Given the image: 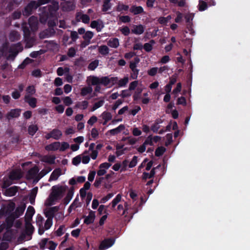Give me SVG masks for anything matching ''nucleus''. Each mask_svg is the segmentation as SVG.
<instances>
[{
	"mask_svg": "<svg viewBox=\"0 0 250 250\" xmlns=\"http://www.w3.org/2000/svg\"><path fill=\"white\" fill-rule=\"evenodd\" d=\"M125 129V125L121 124L117 127L109 130L107 131V134L109 133L111 135H115L121 132L122 131Z\"/></svg>",
	"mask_w": 250,
	"mask_h": 250,
	"instance_id": "nucleus-20",
	"label": "nucleus"
},
{
	"mask_svg": "<svg viewBox=\"0 0 250 250\" xmlns=\"http://www.w3.org/2000/svg\"><path fill=\"white\" fill-rule=\"evenodd\" d=\"M3 239L4 240L11 241L12 239V231L10 229H7L3 236Z\"/></svg>",
	"mask_w": 250,
	"mask_h": 250,
	"instance_id": "nucleus-41",
	"label": "nucleus"
},
{
	"mask_svg": "<svg viewBox=\"0 0 250 250\" xmlns=\"http://www.w3.org/2000/svg\"><path fill=\"white\" fill-rule=\"evenodd\" d=\"M9 178L11 180H19L21 178V174L20 171L14 170L12 171L9 175Z\"/></svg>",
	"mask_w": 250,
	"mask_h": 250,
	"instance_id": "nucleus-22",
	"label": "nucleus"
},
{
	"mask_svg": "<svg viewBox=\"0 0 250 250\" xmlns=\"http://www.w3.org/2000/svg\"><path fill=\"white\" fill-rule=\"evenodd\" d=\"M88 105V102L87 101L78 102L76 104V107L83 110L86 109Z\"/></svg>",
	"mask_w": 250,
	"mask_h": 250,
	"instance_id": "nucleus-33",
	"label": "nucleus"
},
{
	"mask_svg": "<svg viewBox=\"0 0 250 250\" xmlns=\"http://www.w3.org/2000/svg\"><path fill=\"white\" fill-rule=\"evenodd\" d=\"M60 145V142H55L45 146V149L47 151H55L59 149Z\"/></svg>",
	"mask_w": 250,
	"mask_h": 250,
	"instance_id": "nucleus-18",
	"label": "nucleus"
},
{
	"mask_svg": "<svg viewBox=\"0 0 250 250\" xmlns=\"http://www.w3.org/2000/svg\"><path fill=\"white\" fill-rule=\"evenodd\" d=\"M39 171V169L37 166H35L33 167L30 169L27 172V175L29 177V178H33L34 177L36 176Z\"/></svg>",
	"mask_w": 250,
	"mask_h": 250,
	"instance_id": "nucleus-25",
	"label": "nucleus"
},
{
	"mask_svg": "<svg viewBox=\"0 0 250 250\" xmlns=\"http://www.w3.org/2000/svg\"><path fill=\"white\" fill-rule=\"evenodd\" d=\"M182 89V84L181 83H178L177 84L176 87L173 90L172 93L176 97L179 92H180Z\"/></svg>",
	"mask_w": 250,
	"mask_h": 250,
	"instance_id": "nucleus-56",
	"label": "nucleus"
},
{
	"mask_svg": "<svg viewBox=\"0 0 250 250\" xmlns=\"http://www.w3.org/2000/svg\"><path fill=\"white\" fill-rule=\"evenodd\" d=\"M111 0H103V4L102 10L104 12H106L111 8L112 4L110 3Z\"/></svg>",
	"mask_w": 250,
	"mask_h": 250,
	"instance_id": "nucleus-28",
	"label": "nucleus"
},
{
	"mask_svg": "<svg viewBox=\"0 0 250 250\" xmlns=\"http://www.w3.org/2000/svg\"><path fill=\"white\" fill-rule=\"evenodd\" d=\"M27 93L28 94V95H33L36 92V89L34 86L29 85L26 88V90Z\"/></svg>",
	"mask_w": 250,
	"mask_h": 250,
	"instance_id": "nucleus-54",
	"label": "nucleus"
},
{
	"mask_svg": "<svg viewBox=\"0 0 250 250\" xmlns=\"http://www.w3.org/2000/svg\"><path fill=\"white\" fill-rule=\"evenodd\" d=\"M92 85H99L100 84L107 86L109 84V78L107 76L102 77L101 78L97 76H92L91 78Z\"/></svg>",
	"mask_w": 250,
	"mask_h": 250,
	"instance_id": "nucleus-3",
	"label": "nucleus"
},
{
	"mask_svg": "<svg viewBox=\"0 0 250 250\" xmlns=\"http://www.w3.org/2000/svg\"><path fill=\"white\" fill-rule=\"evenodd\" d=\"M62 174V170L60 168H55L52 172L49 178V181H56L59 177Z\"/></svg>",
	"mask_w": 250,
	"mask_h": 250,
	"instance_id": "nucleus-11",
	"label": "nucleus"
},
{
	"mask_svg": "<svg viewBox=\"0 0 250 250\" xmlns=\"http://www.w3.org/2000/svg\"><path fill=\"white\" fill-rule=\"evenodd\" d=\"M93 36L94 34L92 31H88L84 33L83 37L84 40L90 41V40L93 38Z\"/></svg>",
	"mask_w": 250,
	"mask_h": 250,
	"instance_id": "nucleus-52",
	"label": "nucleus"
},
{
	"mask_svg": "<svg viewBox=\"0 0 250 250\" xmlns=\"http://www.w3.org/2000/svg\"><path fill=\"white\" fill-rule=\"evenodd\" d=\"M18 191V187L15 186H13L5 190L4 195L7 196H13L16 195Z\"/></svg>",
	"mask_w": 250,
	"mask_h": 250,
	"instance_id": "nucleus-16",
	"label": "nucleus"
},
{
	"mask_svg": "<svg viewBox=\"0 0 250 250\" xmlns=\"http://www.w3.org/2000/svg\"><path fill=\"white\" fill-rule=\"evenodd\" d=\"M38 190V188L37 187L34 188L31 191L30 195H29V201L30 203L32 205H34L35 202V198L37 195V192Z\"/></svg>",
	"mask_w": 250,
	"mask_h": 250,
	"instance_id": "nucleus-23",
	"label": "nucleus"
},
{
	"mask_svg": "<svg viewBox=\"0 0 250 250\" xmlns=\"http://www.w3.org/2000/svg\"><path fill=\"white\" fill-rule=\"evenodd\" d=\"M158 67H152L147 71V74L149 76H154L158 72Z\"/></svg>",
	"mask_w": 250,
	"mask_h": 250,
	"instance_id": "nucleus-60",
	"label": "nucleus"
},
{
	"mask_svg": "<svg viewBox=\"0 0 250 250\" xmlns=\"http://www.w3.org/2000/svg\"><path fill=\"white\" fill-rule=\"evenodd\" d=\"M167 142L165 143V146H168L172 142V135L171 133H168L166 135Z\"/></svg>",
	"mask_w": 250,
	"mask_h": 250,
	"instance_id": "nucleus-63",
	"label": "nucleus"
},
{
	"mask_svg": "<svg viewBox=\"0 0 250 250\" xmlns=\"http://www.w3.org/2000/svg\"><path fill=\"white\" fill-rule=\"evenodd\" d=\"M161 123H162L161 120H156L154 124L151 125V130L154 133H158V130L160 127L159 124Z\"/></svg>",
	"mask_w": 250,
	"mask_h": 250,
	"instance_id": "nucleus-32",
	"label": "nucleus"
},
{
	"mask_svg": "<svg viewBox=\"0 0 250 250\" xmlns=\"http://www.w3.org/2000/svg\"><path fill=\"white\" fill-rule=\"evenodd\" d=\"M55 33L56 31L53 28L48 27L40 33V37L41 39L47 38L54 36Z\"/></svg>",
	"mask_w": 250,
	"mask_h": 250,
	"instance_id": "nucleus-7",
	"label": "nucleus"
},
{
	"mask_svg": "<svg viewBox=\"0 0 250 250\" xmlns=\"http://www.w3.org/2000/svg\"><path fill=\"white\" fill-rule=\"evenodd\" d=\"M104 99L101 100L98 102L95 103L91 108V111H94L99 107L102 106L104 105Z\"/></svg>",
	"mask_w": 250,
	"mask_h": 250,
	"instance_id": "nucleus-44",
	"label": "nucleus"
},
{
	"mask_svg": "<svg viewBox=\"0 0 250 250\" xmlns=\"http://www.w3.org/2000/svg\"><path fill=\"white\" fill-rule=\"evenodd\" d=\"M25 234L30 236L29 240L31 239V235L33 234L34 228L31 224V222H25Z\"/></svg>",
	"mask_w": 250,
	"mask_h": 250,
	"instance_id": "nucleus-12",
	"label": "nucleus"
},
{
	"mask_svg": "<svg viewBox=\"0 0 250 250\" xmlns=\"http://www.w3.org/2000/svg\"><path fill=\"white\" fill-rule=\"evenodd\" d=\"M122 196L118 194L111 202L112 208H114L121 201Z\"/></svg>",
	"mask_w": 250,
	"mask_h": 250,
	"instance_id": "nucleus-46",
	"label": "nucleus"
},
{
	"mask_svg": "<svg viewBox=\"0 0 250 250\" xmlns=\"http://www.w3.org/2000/svg\"><path fill=\"white\" fill-rule=\"evenodd\" d=\"M21 112V109L20 108L12 109L6 115V119L9 121L12 118H18Z\"/></svg>",
	"mask_w": 250,
	"mask_h": 250,
	"instance_id": "nucleus-6",
	"label": "nucleus"
},
{
	"mask_svg": "<svg viewBox=\"0 0 250 250\" xmlns=\"http://www.w3.org/2000/svg\"><path fill=\"white\" fill-rule=\"evenodd\" d=\"M52 138L55 140H58L62 136V132L58 128H54L51 131Z\"/></svg>",
	"mask_w": 250,
	"mask_h": 250,
	"instance_id": "nucleus-24",
	"label": "nucleus"
},
{
	"mask_svg": "<svg viewBox=\"0 0 250 250\" xmlns=\"http://www.w3.org/2000/svg\"><path fill=\"white\" fill-rule=\"evenodd\" d=\"M21 11L16 10L12 13L11 17L13 20L19 19L21 17Z\"/></svg>",
	"mask_w": 250,
	"mask_h": 250,
	"instance_id": "nucleus-59",
	"label": "nucleus"
},
{
	"mask_svg": "<svg viewBox=\"0 0 250 250\" xmlns=\"http://www.w3.org/2000/svg\"><path fill=\"white\" fill-rule=\"evenodd\" d=\"M36 1L32 0L29 2L22 11L23 16L28 17L32 14L33 10L37 9L39 6Z\"/></svg>",
	"mask_w": 250,
	"mask_h": 250,
	"instance_id": "nucleus-2",
	"label": "nucleus"
},
{
	"mask_svg": "<svg viewBox=\"0 0 250 250\" xmlns=\"http://www.w3.org/2000/svg\"><path fill=\"white\" fill-rule=\"evenodd\" d=\"M32 17H30L29 19L28 25L32 30L34 31L38 28V23L36 21L32 22Z\"/></svg>",
	"mask_w": 250,
	"mask_h": 250,
	"instance_id": "nucleus-45",
	"label": "nucleus"
},
{
	"mask_svg": "<svg viewBox=\"0 0 250 250\" xmlns=\"http://www.w3.org/2000/svg\"><path fill=\"white\" fill-rule=\"evenodd\" d=\"M69 69L67 67H65V68H64V69H63L62 67H60L58 68V69L57 70V73L58 76H62L63 75L64 71L65 72H69Z\"/></svg>",
	"mask_w": 250,
	"mask_h": 250,
	"instance_id": "nucleus-53",
	"label": "nucleus"
},
{
	"mask_svg": "<svg viewBox=\"0 0 250 250\" xmlns=\"http://www.w3.org/2000/svg\"><path fill=\"white\" fill-rule=\"evenodd\" d=\"M120 31L125 36H128L130 32L129 28L127 26H124L120 29Z\"/></svg>",
	"mask_w": 250,
	"mask_h": 250,
	"instance_id": "nucleus-55",
	"label": "nucleus"
},
{
	"mask_svg": "<svg viewBox=\"0 0 250 250\" xmlns=\"http://www.w3.org/2000/svg\"><path fill=\"white\" fill-rule=\"evenodd\" d=\"M22 29L23 32L24 37L29 36L31 35V31L30 27L27 24H23L22 26Z\"/></svg>",
	"mask_w": 250,
	"mask_h": 250,
	"instance_id": "nucleus-39",
	"label": "nucleus"
},
{
	"mask_svg": "<svg viewBox=\"0 0 250 250\" xmlns=\"http://www.w3.org/2000/svg\"><path fill=\"white\" fill-rule=\"evenodd\" d=\"M142 92V89L141 88H137L135 91L133 96V99L134 101H136L138 100L141 99V94Z\"/></svg>",
	"mask_w": 250,
	"mask_h": 250,
	"instance_id": "nucleus-43",
	"label": "nucleus"
},
{
	"mask_svg": "<svg viewBox=\"0 0 250 250\" xmlns=\"http://www.w3.org/2000/svg\"><path fill=\"white\" fill-rule=\"evenodd\" d=\"M18 218V215L15 216L12 213L6 219V229H10L13 226L14 220Z\"/></svg>",
	"mask_w": 250,
	"mask_h": 250,
	"instance_id": "nucleus-14",
	"label": "nucleus"
},
{
	"mask_svg": "<svg viewBox=\"0 0 250 250\" xmlns=\"http://www.w3.org/2000/svg\"><path fill=\"white\" fill-rule=\"evenodd\" d=\"M68 188L67 186H53L52 188V192L50 196V202H52L58 199H61Z\"/></svg>",
	"mask_w": 250,
	"mask_h": 250,
	"instance_id": "nucleus-1",
	"label": "nucleus"
},
{
	"mask_svg": "<svg viewBox=\"0 0 250 250\" xmlns=\"http://www.w3.org/2000/svg\"><path fill=\"white\" fill-rule=\"evenodd\" d=\"M166 151V149L164 146H159L155 150V155L157 157H160L162 156Z\"/></svg>",
	"mask_w": 250,
	"mask_h": 250,
	"instance_id": "nucleus-36",
	"label": "nucleus"
},
{
	"mask_svg": "<svg viewBox=\"0 0 250 250\" xmlns=\"http://www.w3.org/2000/svg\"><path fill=\"white\" fill-rule=\"evenodd\" d=\"M92 87L89 86L84 87L82 88L81 91V95L83 96L87 95V94H90L92 92Z\"/></svg>",
	"mask_w": 250,
	"mask_h": 250,
	"instance_id": "nucleus-35",
	"label": "nucleus"
},
{
	"mask_svg": "<svg viewBox=\"0 0 250 250\" xmlns=\"http://www.w3.org/2000/svg\"><path fill=\"white\" fill-rule=\"evenodd\" d=\"M145 28L142 24L135 25L133 26V28L131 30L132 33L136 35H141L144 33Z\"/></svg>",
	"mask_w": 250,
	"mask_h": 250,
	"instance_id": "nucleus-19",
	"label": "nucleus"
},
{
	"mask_svg": "<svg viewBox=\"0 0 250 250\" xmlns=\"http://www.w3.org/2000/svg\"><path fill=\"white\" fill-rule=\"evenodd\" d=\"M25 101L32 108L37 106V99L34 97H31L30 95H25L24 97Z\"/></svg>",
	"mask_w": 250,
	"mask_h": 250,
	"instance_id": "nucleus-17",
	"label": "nucleus"
},
{
	"mask_svg": "<svg viewBox=\"0 0 250 250\" xmlns=\"http://www.w3.org/2000/svg\"><path fill=\"white\" fill-rule=\"evenodd\" d=\"M90 26L92 28H95L97 32H100L104 27V25L102 21L99 23L97 21H93L91 22Z\"/></svg>",
	"mask_w": 250,
	"mask_h": 250,
	"instance_id": "nucleus-21",
	"label": "nucleus"
},
{
	"mask_svg": "<svg viewBox=\"0 0 250 250\" xmlns=\"http://www.w3.org/2000/svg\"><path fill=\"white\" fill-rule=\"evenodd\" d=\"M25 207H18L16 208L15 211L12 213L15 216L18 215V218L21 215L25 210Z\"/></svg>",
	"mask_w": 250,
	"mask_h": 250,
	"instance_id": "nucleus-31",
	"label": "nucleus"
},
{
	"mask_svg": "<svg viewBox=\"0 0 250 250\" xmlns=\"http://www.w3.org/2000/svg\"><path fill=\"white\" fill-rule=\"evenodd\" d=\"M207 7L208 4L206 1L203 0H199L198 4V9L199 11H203L205 10Z\"/></svg>",
	"mask_w": 250,
	"mask_h": 250,
	"instance_id": "nucleus-42",
	"label": "nucleus"
},
{
	"mask_svg": "<svg viewBox=\"0 0 250 250\" xmlns=\"http://www.w3.org/2000/svg\"><path fill=\"white\" fill-rule=\"evenodd\" d=\"M57 244L53 242V241H49L48 242L47 248L50 250H55Z\"/></svg>",
	"mask_w": 250,
	"mask_h": 250,
	"instance_id": "nucleus-58",
	"label": "nucleus"
},
{
	"mask_svg": "<svg viewBox=\"0 0 250 250\" xmlns=\"http://www.w3.org/2000/svg\"><path fill=\"white\" fill-rule=\"evenodd\" d=\"M55 156L43 155L41 157L40 160L42 162L53 165L55 163Z\"/></svg>",
	"mask_w": 250,
	"mask_h": 250,
	"instance_id": "nucleus-15",
	"label": "nucleus"
},
{
	"mask_svg": "<svg viewBox=\"0 0 250 250\" xmlns=\"http://www.w3.org/2000/svg\"><path fill=\"white\" fill-rule=\"evenodd\" d=\"M194 16V13H189L185 16V19L187 23H192V21Z\"/></svg>",
	"mask_w": 250,
	"mask_h": 250,
	"instance_id": "nucleus-61",
	"label": "nucleus"
},
{
	"mask_svg": "<svg viewBox=\"0 0 250 250\" xmlns=\"http://www.w3.org/2000/svg\"><path fill=\"white\" fill-rule=\"evenodd\" d=\"M38 127L37 125H32L28 126V132L30 135L33 136L38 130Z\"/></svg>",
	"mask_w": 250,
	"mask_h": 250,
	"instance_id": "nucleus-34",
	"label": "nucleus"
},
{
	"mask_svg": "<svg viewBox=\"0 0 250 250\" xmlns=\"http://www.w3.org/2000/svg\"><path fill=\"white\" fill-rule=\"evenodd\" d=\"M108 47L105 45H101L99 48V53L103 55H106L109 53Z\"/></svg>",
	"mask_w": 250,
	"mask_h": 250,
	"instance_id": "nucleus-40",
	"label": "nucleus"
},
{
	"mask_svg": "<svg viewBox=\"0 0 250 250\" xmlns=\"http://www.w3.org/2000/svg\"><path fill=\"white\" fill-rule=\"evenodd\" d=\"M20 39V35L17 31H12L9 35V39L11 42L18 41Z\"/></svg>",
	"mask_w": 250,
	"mask_h": 250,
	"instance_id": "nucleus-27",
	"label": "nucleus"
},
{
	"mask_svg": "<svg viewBox=\"0 0 250 250\" xmlns=\"http://www.w3.org/2000/svg\"><path fill=\"white\" fill-rule=\"evenodd\" d=\"M119 20L123 23L129 22L131 19L128 16H122L119 17Z\"/></svg>",
	"mask_w": 250,
	"mask_h": 250,
	"instance_id": "nucleus-64",
	"label": "nucleus"
},
{
	"mask_svg": "<svg viewBox=\"0 0 250 250\" xmlns=\"http://www.w3.org/2000/svg\"><path fill=\"white\" fill-rule=\"evenodd\" d=\"M51 170H52V168L50 167H48L46 169H42L39 174L38 180L41 179V178L43 177L44 176H45L48 173L50 172L51 171Z\"/></svg>",
	"mask_w": 250,
	"mask_h": 250,
	"instance_id": "nucleus-48",
	"label": "nucleus"
},
{
	"mask_svg": "<svg viewBox=\"0 0 250 250\" xmlns=\"http://www.w3.org/2000/svg\"><path fill=\"white\" fill-rule=\"evenodd\" d=\"M128 82V78L127 77H124L120 80H118V84L120 87L125 86Z\"/></svg>",
	"mask_w": 250,
	"mask_h": 250,
	"instance_id": "nucleus-49",
	"label": "nucleus"
},
{
	"mask_svg": "<svg viewBox=\"0 0 250 250\" xmlns=\"http://www.w3.org/2000/svg\"><path fill=\"white\" fill-rule=\"evenodd\" d=\"M58 22V19L57 18L55 19H49L47 21V25L49 28H53L56 26Z\"/></svg>",
	"mask_w": 250,
	"mask_h": 250,
	"instance_id": "nucleus-50",
	"label": "nucleus"
},
{
	"mask_svg": "<svg viewBox=\"0 0 250 250\" xmlns=\"http://www.w3.org/2000/svg\"><path fill=\"white\" fill-rule=\"evenodd\" d=\"M114 238H106L102 241L99 246L100 250H104L111 247L115 243Z\"/></svg>",
	"mask_w": 250,
	"mask_h": 250,
	"instance_id": "nucleus-5",
	"label": "nucleus"
},
{
	"mask_svg": "<svg viewBox=\"0 0 250 250\" xmlns=\"http://www.w3.org/2000/svg\"><path fill=\"white\" fill-rule=\"evenodd\" d=\"M107 44L111 47L116 48L119 45V40L116 38H111L108 41Z\"/></svg>",
	"mask_w": 250,
	"mask_h": 250,
	"instance_id": "nucleus-26",
	"label": "nucleus"
},
{
	"mask_svg": "<svg viewBox=\"0 0 250 250\" xmlns=\"http://www.w3.org/2000/svg\"><path fill=\"white\" fill-rule=\"evenodd\" d=\"M35 212L34 208L32 206H29L27 208V211L25 217V222H30L32 220V217Z\"/></svg>",
	"mask_w": 250,
	"mask_h": 250,
	"instance_id": "nucleus-9",
	"label": "nucleus"
},
{
	"mask_svg": "<svg viewBox=\"0 0 250 250\" xmlns=\"http://www.w3.org/2000/svg\"><path fill=\"white\" fill-rule=\"evenodd\" d=\"M129 9V6L123 3H119L116 7V10L118 12L122 11H127Z\"/></svg>",
	"mask_w": 250,
	"mask_h": 250,
	"instance_id": "nucleus-38",
	"label": "nucleus"
},
{
	"mask_svg": "<svg viewBox=\"0 0 250 250\" xmlns=\"http://www.w3.org/2000/svg\"><path fill=\"white\" fill-rule=\"evenodd\" d=\"M48 242V238H43L42 239L41 242L39 243L40 248L41 250H44L45 249L46 245L47 246V244Z\"/></svg>",
	"mask_w": 250,
	"mask_h": 250,
	"instance_id": "nucleus-51",
	"label": "nucleus"
},
{
	"mask_svg": "<svg viewBox=\"0 0 250 250\" xmlns=\"http://www.w3.org/2000/svg\"><path fill=\"white\" fill-rule=\"evenodd\" d=\"M84 218V223L87 225L93 223L95 219V212L90 210L89 212L88 216L83 215V216Z\"/></svg>",
	"mask_w": 250,
	"mask_h": 250,
	"instance_id": "nucleus-8",
	"label": "nucleus"
},
{
	"mask_svg": "<svg viewBox=\"0 0 250 250\" xmlns=\"http://www.w3.org/2000/svg\"><path fill=\"white\" fill-rule=\"evenodd\" d=\"M129 11L134 15L141 14L144 12V9L141 6L133 5L131 6Z\"/></svg>",
	"mask_w": 250,
	"mask_h": 250,
	"instance_id": "nucleus-13",
	"label": "nucleus"
},
{
	"mask_svg": "<svg viewBox=\"0 0 250 250\" xmlns=\"http://www.w3.org/2000/svg\"><path fill=\"white\" fill-rule=\"evenodd\" d=\"M24 38L26 42V46L28 48L31 47L35 42L34 38L31 37V35Z\"/></svg>",
	"mask_w": 250,
	"mask_h": 250,
	"instance_id": "nucleus-30",
	"label": "nucleus"
},
{
	"mask_svg": "<svg viewBox=\"0 0 250 250\" xmlns=\"http://www.w3.org/2000/svg\"><path fill=\"white\" fill-rule=\"evenodd\" d=\"M82 160V157L81 155H77V156L75 157L72 159V164L75 166L78 165L81 162Z\"/></svg>",
	"mask_w": 250,
	"mask_h": 250,
	"instance_id": "nucleus-57",
	"label": "nucleus"
},
{
	"mask_svg": "<svg viewBox=\"0 0 250 250\" xmlns=\"http://www.w3.org/2000/svg\"><path fill=\"white\" fill-rule=\"evenodd\" d=\"M102 117L104 120H106L108 121L111 120L112 118L111 113L107 111H104V112H103V113L102 114Z\"/></svg>",
	"mask_w": 250,
	"mask_h": 250,
	"instance_id": "nucleus-47",
	"label": "nucleus"
},
{
	"mask_svg": "<svg viewBox=\"0 0 250 250\" xmlns=\"http://www.w3.org/2000/svg\"><path fill=\"white\" fill-rule=\"evenodd\" d=\"M99 61L98 60H95L94 61L91 62L88 65L87 68L89 70H94L98 66Z\"/></svg>",
	"mask_w": 250,
	"mask_h": 250,
	"instance_id": "nucleus-37",
	"label": "nucleus"
},
{
	"mask_svg": "<svg viewBox=\"0 0 250 250\" xmlns=\"http://www.w3.org/2000/svg\"><path fill=\"white\" fill-rule=\"evenodd\" d=\"M132 73L131 74V77L132 79L136 80L137 79L138 75L139 74V70L136 68H134L133 69H131Z\"/></svg>",
	"mask_w": 250,
	"mask_h": 250,
	"instance_id": "nucleus-62",
	"label": "nucleus"
},
{
	"mask_svg": "<svg viewBox=\"0 0 250 250\" xmlns=\"http://www.w3.org/2000/svg\"><path fill=\"white\" fill-rule=\"evenodd\" d=\"M74 192V187H72L69 188L67 193L66 197L63 200V203L65 205H67L70 202V201H71V199L73 197Z\"/></svg>",
	"mask_w": 250,
	"mask_h": 250,
	"instance_id": "nucleus-10",
	"label": "nucleus"
},
{
	"mask_svg": "<svg viewBox=\"0 0 250 250\" xmlns=\"http://www.w3.org/2000/svg\"><path fill=\"white\" fill-rule=\"evenodd\" d=\"M125 208L123 205L119 204L117 207V212L119 214L121 215H124L126 212L127 209V203L125 202L124 204Z\"/></svg>",
	"mask_w": 250,
	"mask_h": 250,
	"instance_id": "nucleus-29",
	"label": "nucleus"
},
{
	"mask_svg": "<svg viewBox=\"0 0 250 250\" xmlns=\"http://www.w3.org/2000/svg\"><path fill=\"white\" fill-rule=\"evenodd\" d=\"M59 9V3L58 2H54L52 5H50L48 7V12L45 13V18L44 20L46 21L50 17L53 18L55 16L56 11Z\"/></svg>",
	"mask_w": 250,
	"mask_h": 250,
	"instance_id": "nucleus-4",
	"label": "nucleus"
}]
</instances>
